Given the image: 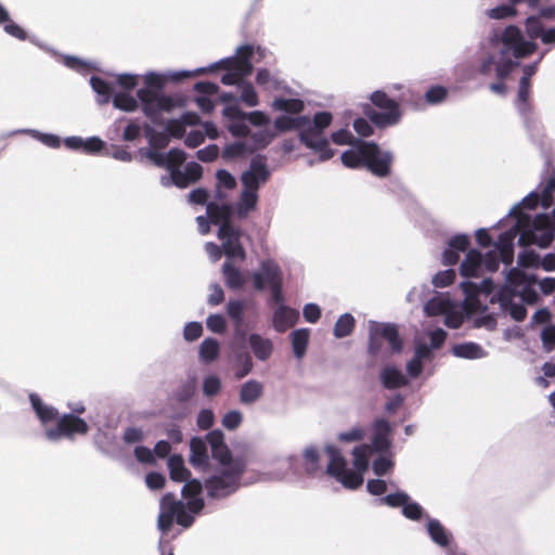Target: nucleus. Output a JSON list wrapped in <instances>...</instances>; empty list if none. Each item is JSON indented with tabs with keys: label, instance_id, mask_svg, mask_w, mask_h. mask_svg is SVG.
I'll return each instance as SVG.
<instances>
[{
	"label": "nucleus",
	"instance_id": "obj_35",
	"mask_svg": "<svg viewBox=\"0 0 555 555\" xmlns=\"http://www.w3.org/2000/svg\"><path fill=\"white\" fill-rule=\"evenodd\" d=\"M257 203L258 194L243 189L236 206L233 207V214L235 212L238 218L244 219L250 211L256 209Z\"/></svg>",
	"mask_w": 555,
	"mask_h": 555
},
{
	"label": "nucleus",
	"instance_id": "obj_56",
	"mask_svg": "<svg viewBox=\"0 0 555 555\" xmlns=\"http://www.w3.org/2000/svg\"><path fill=\"white\" fill-rule=\"evenodd\" d=\"M203 176V167L196 162H190L182 170V181L186 182V186L198 181Z\"/></svg>",
	"mask_w": 555,
	"mask_h": 555
},
{
	"label": "nucleus",
	"instance_id": "obj_31",
	"mask_svg": "<svg viewBox=\"0 0 555 555\" xmlns=\"http://www.w3.org/2000/svg\"><path fill=\"white\" fill-rule=\"evenodd\" d=\"M29 40H30V42H33L34 44H36L40 49H42L44 51H48L52 55H54L55 57L60 59V61L66 67L70 68L73 70H76L78 73H85L89 68V65L85 61L80 60L79 57H76V56H73V55L59 54L56 51H54L53 49L47 47L44 43L40 42L35 37L29 38Z\"/></svg>",
	"mask_w": 555,
	"mask_h": 555
},
{
	"label": "nucleus",
	"instance_id": "obj_24",
	"mask_svg": "<svg viewBox=\"0 0 555 555\" xmlns=\"http://www.w3.org/2000/svg\"><path fill=\"white\" fill-rule=\"evenodd\" d=\"M278 307L275 308L272 317V323L273 327L276 332L283 333L287 328L294 326L296 322L299 319V313L297 310L285 306L284 301L281 304H276Z\"/></svg>",
	"mask_w": 555,
	"mask_h": 555
},
{
	"label": "nucleus",
	"instance_id": "obj_61",
	"mask_svg": "<svg viewBox=\"0 0 555 555\" xmlns=\"http://www.w3.org/2000/svg\"><path fill=\"white\" fill-rule=\"evenodd\" d=\"M245 306L238 299H230L227 304V312L233 323H243V313Z\"/></svg>",
	"mask_w": 555,
	"mask_h": 555
},
{
	"label": "nucleus",
	"instance_id": "obj_1",
	"mask_svg": "<svg viewBox=\"0 0 555 555\" xmlns=\"http://www.w3.org/2000/svg\"><path fill=\"white\" fill-rule=\"evenodd\" d=\"M555 225L551 216L542 212L534 219L528 215H520L514 225L500 234L494 249L485 256L477 249H469L460 266V273L464 278H477L483 270L494 272L500 262L509 266L514 259V241L518 236L520 246L538 245L547 247L554 240Z\"/></svg>",
	"mask_w": 555,
	"mask_h": 555
},
{
	"label": "nucleus",
	"instance_id": "obj_27",
	"mask_svg": "<svg viewBox=\"0 0 555 555\" xmlns=\"http://www.w3.org/2000/svg\"><path fill=\"white\" fill-rule=\"evenodd\" d=\"M249 348L255 358L266 362L273 353V341L270 338L262 337L260 334L253 333L247 337Z\"/></svg>",
	"mask_w": 555,
	"mask_h": 555
},
{
	"label": "nucleus",
	"instance_id": "obj_13",
	"mask_svg": "<svg viewBox=\"0 0 555 555\" xmlns=\"http://www.w3.org/2000/svg\"><path fill=\"white\" fill-rule=\"evenodd\" d=\"M370 100L374 106L380 109L376 111L371 107L365 109V115L373 125L378 128H387L400 122L402 117L400 106L386 92L376 90L370 95Z\"/></svg>",
	"mask_w": 555,
	"mask_h": 555
},
{
	"label": "nucleus",
	"instance_id": "obj_18",
	"mask_svg": "<svg viewBox=\"0 0 555 555\" xmlns=\"http://www.w3.org/2000/svg\"><path fill=\"white\" fill-rule=\"evenodd\" d=\"M426 533L429 540L448 555L453 554L455 547L454 535L438 518L426 516Z\"/></svg>",
	"mask_w": 555,
	"mask_h": 555
},
{
	"label": "nucleus",
	"instance_id": "obj_7",
	"mask_svg": "<svg viewBox=\"0 0 555 555\" xmlns=\"http://www.w3.org/2000/svg\"><path fill=\"white\" fill-rule=\"evenodd\" d=\"M207 215L212 223L219 224L217 236L221 241V247L227 258L245 260L246 251L241 242L243 231L234 225L231 220L233 205L209 203L207 205Z\"/></svg>",
	"mask_w": 555,
	"mask_h": 555
},
{
	"label": "nucleus",
	"instance_id": "obj_45",
	"mask_svg": "<svg viewBox=\"0 0 555 555\" xmlns=\"http://www.w3.org/2000/svg\"><path fill=\"white\" fill-rule=\"evenodd\" d=\"M220 353V344L216 338H205L198 348L199 359L204 362L210 363L215 361Z\"/></svg>",
	"mask_w": 555,
	"mask_h": 555
},
{
	"label": "nucleus",
	"instance_id": "obj_47",
	"mask_svg": "<svg viewBox=\"0 0 555 555\" xmlns=\"http://www.w3.org/2000/svg\"><path fill=\"white\" fill-rule=\"evenodd\" d=\"M90 86L98 95V103L100 105L107 104L112 98V87L101 77L92 76L90 78Z\"/></svg>",
	"mask_w": 555,
	"mask_h": 555
},
{
	"label": "nucleus",
	"instance_id": "obj_50",
	"mask_svg": "<svg viewBox=\"0 0 555 555\" xmlns=\"http://www.w3.org/2000/svg\"><path fill=\"white\" fill-rule=\"evenodd\" d=\"M113 105L115 108H118L124 112H134L139 104L138 100L130 95L129 93H117L112 99Z\"/></svg>",
	"mask_w": 555,
	"mask_h": 555
},
{
	"label": "nucleus",
	"instance_id": "obj_32",
	"mask_svg": "<svg viewBox=\"0 0 555 555\" xmlns=\"http://www.w3.org/2000/svg\"><path fill=\"white\" fill-rule=\"evenodd\" d=\"M367 142L357 140V144H353L352 149L345 151L340 158L341 163L348 168H359L360 166H364L365 159V147Z\"/></svg>",
	"mask_w": 555,
	"mask_h": 555
},
{
	"label": "nucleus",
	"instance_id": "obj_5",
	"mask_svg": "<svg viewBox=\"0 0 555 555\" xmlns=\"http://www.w3.org/2000/svg\"><path fill=\"white\" fill-rule=\"evenodd\" d=\"M30 405L38 417L44 438L52 443L64 439L72 440L75 435H86L89 431L87 422L72 413L60 414L57 409L42 401L39 395H29Z\"/></svg>",
	"mask_w": 555,
	"mask_h": 555
},
{
	"label": "nucleus",
	"instance_id": "obj_57",
	"mask_svg": "<svg viewBox=\"0 0 555 555\" xmlns=\"http://www.w3.org/2000/svg\"><path fill=\"white\" fill-rule=\"evenodd\" d=\"M236 114L246 116V121H248L250 125H253L255 127L264 128V127H268L270 124L269 116L261 111H253V112L236 111Z\"/></svg>",
	"mask_w": 555,
	"mask_h": 555
},
{
	"label": "nucleus",
	"instance_id": "obj_6",
	"mask_svg": "<svg viewBox=\"0 0 555 555\" xmlns=\"http://www.w3.org/2000/svg\"><path fill=\"white\" fill-rule=\"evenodd\" d=\"M324 450L330 457L326 474L335 478L347 489H358L363 483L362 474L369 467V447L362 444L353 448L352 455L356 470L348 468L347 461L337 447L327 444Z\"/></svg>",
	"mask_w": 555,
	"mask_h": 555
},
{
	"label": "nucleus",
	"instance_id": "obj_10",
	"mask_svg": "<svg viewBox=\"0 0 555 555\" xmlns=\"http://www.w3.org/2000/svg\"><path fill=\"white\" fill-rule=\"evenodd\" d=\"M144 81L146 87L137 91V96L142 104L144 115L154 119L163 112H170L175 107L172 98L157 92L164 87L162 75L155 72H149L144 76Z\"/></svg>",
	"mask_w": 555,
	"mask_h": 555
},
{
	"label": "nucleus",
	"instance_id": "obj_37",
	"mask_svg": "<svg viewBox=\"0 0 555 555\" xmlns=\"http://www.w3.org/2000/svg\"><path fill=\"white\" fill-rule=\"evenodd\" d=\"M167 466H168V469H169L170 478L173 481H178V482L185 481V483L188 481H190L189 478L191 476V473L185 467L184 459H183L182 455L173 454V455L169 456V459L167 461Z\"/></svg>",
	"mask_w": 555,
	"mask_h": 555
},
{
	"label": "nucleus",
	"instance_id": "obj_52",
	"mask_svg": "<svg viewBox=\"0 0 555 555\" xmlns=\"http://www.w3.org/2000/svg\"><path fill=\"white\" fill-rule=\"evenodd\" d=\"M211 456L216 460L219 465L218 466H228L233 462H244V460L240 457H233L231 451L229 450L225 442L216 449L211 450Z\"/></svg>",
	"mask_w": 555,
	"mask_h": 555
},
{
	"label": "nucleus",
	"instance_id": "obj_25",
	"mask_svg": "<svg viewBox=\"0 0 555 555\" xmlns=\"http://www.w3.org/2000/svg\"><path fill=\"white\" fill-rule=\"evenodd\" d=\"M190 464L194 468L204 469L209 463L207 443L201 437H192L190 440Z\"/></svg>",
	"mask_w": 555,
	"mask_h": 555
},
{
	"label": "nucleus",
	"instance_id": "obj_26",
	"mask_svg": "<svg viewBox=\"0 0 555 555\" xmlns=\"http://www.w3.org/2000/svg\"><path fill=\"white\" fill-rule=\"evenodd\" d=\"M379 380L383 387L389 390L398 389L409 384V379L395 365L383 366L379 372Z\"/></svg>",
	"mask_w": 555,
	"mask_h": 555
},
{
	"label": "nucleus",
	"instance_id": "obj_63",
	"mask_svg": "<svg viewBox=\"0 0 555 555\" xmlns=\"http://www.w3.org/2000/svg\"><path fill=\"white\" fill-rule=\"evenodd\" d=\"M221 389V379L217 375L206 376L203 380V392L206 397L216 396Z\"/></svg>",
	"mask_w": 555,
	"mask_h": 555
},
{
	"label": "nucleus",
	"instance_id": "obj_4",
	"mask_svg": "<svg viewBox=\"0 0 555 555\" xmlns=\"http://www.w3.org/2000/svg\"><path fill=\"white\" fill-rule=\"evenodd\" d=\"M246 470L245 462H233L228 466H217L202 482L191 479L182 487L184 499L201 498L205 491L210 501H223L235 494L242 485V478Z\"/></svg>",
	"mask_w": 555,
	"mask_h": 555
},
{
	"label": "nucleus",
	"instance_id": "obj_2",
	"mask_svg": "<svg viewBox=\"0 0 555 555\" xmlns=\"http://www.w3.org/2000/svg\"><path fill=\"white\" fill-rule=\"evenodd\" d=\"M525 27L529 39H526L522 31L515 25L494 29L491 33L490 44L499 51L498 78L507 77L519 66L520 60L531 55L538 49V44L533 40L540 38L545 30L541 18L538 15L528 16Z\"/></svg>",
	"mask_w": 555,
	"mask_h": 555
},
{
	"label": "nucleus",
	"instance_id": "obj_29",
	"mask_svg": "<svg viewBox=\"0 0 555 555\" xmlns=\"http://www.w3.org/2000/svg\"><path fill=\"white\" fill-rule=\"evenodd\" d=\"M263 384L257 379H248L241 385L238 391L240 402L244 405H253L263 396Z\"/></svg>",
	"mask_w": 555,
	"mask_h": 555
},
{
	"label": "nucleus",
	"instance_id": "obj_58",
	"mask_svg": "<svg viewBox=\"0 0 555 555\" xmlns=\"http://www.w3.org/2000/svg\"><path fill=\"white\" fill-rule=\"evenodd\" d=\"M247 144L242 141H235L233 143L227 144L222 151V157L224 159H233L240 156H243L245 153L249 152Z\"/></svg>",
	"mask_w": 555,
	"mask_h": 555
},
{
	"label": "nucleus",
	"instance_id": "obj_46",
	"mask_svg": "<svg viewBox=\"0 0 555 555\" xmlns=\"http://www.w3.org/2000/svg\"><path fill=\"white\" fill-rule=\"evenodd\" d=\"M383 338L378 330V322H369V341H367V353L372 357H376L380 353L383 348Z\"/></svg>",
	"mask_w": 555,
	"mask_h": 555
},
{
	"label": "nucleus",
	"instance_id": "obj_8",
	"mask_svg": "<svg viewBox=\"0 0 555 555\" xmlns=\"http://www.w3.org/2000/svg\"><path fill=\"white\" fill-rule=\"evenodd\" d=\"M205 506L203 498H190L177 500L176 495L171 492H167L160 500V513L158 515L157 527L166 533L170 530L173 520L183 528H190L195 516L198 515Z\"/></svg>",
	"mask_w": 555,
	"mask_h": 555
},
{
	"label": "nucleus",
	"instance_id": "obj_23",
	"mask_svg": "<svg viewBox=\"0 0 555 555\" xmlns=\"http://www.w3.org/2000/svg\"><path fill=\"white\" fill-rule=\"evenodd\" d=\"M236 111H242L236 104L227 105L222 111L223 116L230 120L228 130L234 137L247 138L250 134V129L246 124V116L236 114Z\"/></svg>",
	"mask_w": 555,
	"mask_h": 555
},
{
	"label": "nucleus",
	"instance_id": "obj_3",
	"mask_svg": "<svg viewBox=\"0 0 555 555\" xmlns=\"http://www.w3.org/2000/svg\"><path fill=\"white\" fill-rule=\"evenodd\" d=\"M539 284L544 295L555 291V278L538 280L516 268L507 271L505 283L491 296V304H499L502 313L508 314L514 321L521 322L527 317V306L539 299L535 285Z\"/></svg>",
	"mask_w": 555,
	"mask_h": 555
},
{
	"label": "nucleus",
	"instance_id": "obj_53",
	"mask_svg": "<svg viewBox=\"0 0 555 555\" xmlns=\"http://www.w3.org/2000/svg\"><path fill=\"white\" fill-rule=\"evenodd\" d=\"M238 88L241 90L240 100L248 107H255L259 104L258 94L250 82L244 79Z\"/></svg>",
	"mask_w": 555,
	"mask_h": 555
},
{
	"label": "nucleus",
	"instance_id": "obj_55",
	"mask_svg": "<svg viewBox=\"0 0 555 555\" xmlns=\"http://www.w3.org/2000/svg\"><path fill=\"white\" fill-rule=\"evenodd\" d=\"M474 327L486 328L488 331H494L496 327V318L493 313L487 312V307H483L481 311L474 318Z\"/></svg>",
	"mask_w": 555,
	"mask_h": 555
},
{
	"label": "nucleus",
	"instance_id": "obj_16",
	"mask_svg": "<svg viewBox=\"0 0 555 555\" xmlns=\"http://www.w3.org/2000/svg\"><path fill=\"white\" fill-rule=\"evenodd\" d=\"M364 167L378 178H386L391 172L393 155L390 151L382 150L376 143L367 142L365 147Z\"/></svg>",
	"mask_w": 555,
	"mask_h": 555
},
{
	"label": "nucleus",
	"instance_id": "obj_11",
	"mask_svg": "<svg viewBox=\"0 0 555 555\" xmlns=\"http://www.w3.org/2000/svg\"><path fill=\"white\" fill-rule=\"evenodd\" d=\"M251 282L256 292L269 291L274 304L284 301V274L281 266L272 258L263 259L251 273Z\"/></svg>",
	"mask_w": 555,
	"mask_h": 555
},
{
	"label": "nucleus",
	"instance_id": "obj_59",
	"mask_svg": "<svg viewBox=\"0 0 555 555\" xmlns=\"http://www.w3.org/2000/svg\"><path fill=\"white\" fill-rule=\"evenodd\" d=\"M333 116L330 112H319L310 119V124L305 128L313 129L314 131L322 132L332 122Z\"/></svg>",
	"mask_w": 555,
	"mask_h": 555
},
{
	"label": "nucleus",
	"instance_id": "obj_28",
	"mask_svg": "<svg viewBox=\"0 0 555 555\" xmlns=\"http://www.w3.org/2000/svg\"><path fill=\"white\" fill-rule=\"evenodd\" d=\"M233 365L235 369V376L238 379L247 376L254 369L251 354L244 348H238L235 343L232 345Z\"/></svg>",
	"mask_w": 555,
	"mask_h": 555
},
{
	"label": "nucleus",
	"instance_id": "obj_14",
	"mask_svg": "<svg viewBox=\"0 0 555 555\" xmlns=\"http://www.w3.org/2000/svg\"><path fill=\"white\" fill-rule=\"evenodd\" d=\"M553 192H555V176L550 178L541 193L532 191L527 196H525L518 204L513 206L509 209L507 217H514L515 221H517L518 216L522 214L527 215V212L522 211L521 208L531 210L534 209L539 204H541V206L545 210L551 208L553 204ZM539 214L532 217L530 214H528V216H530L531 219H534Z\"/></svg>",
	"mask_w": 555,
	"mask_h": 555
},
{
	"label": "nucleus",
	"instance_id": "obj_15",
	"mask_svg": "<svg viewBox=\"0 0 555 555\" xmlns=\"http://www.w3.org/2000/svg\"><path fill=\"white\" fill-rule=\"evenodd\" d=\"M378 503L392 508L401 507V514L412 521H420L428 516L424 507L418 502L413 501L411 496L402 490L386 494L378 500Z\"/></svg>",
	"mask_w": 555,
	"mask_h": 555
},
{
	"label": "nucleus",
	"instance_id": "obj_9",
	"mask_svg": "<svg viewBox=\"0 0 555 555\" xmlns=\"http://www.w3.org/2000/svg\"><path fill=\"white\" fill-rule=\"evenodd\" d=\"M255 54V48L251 44H243L235 51V55L221 59L207 68V72L216 70L219 68L228 69L221 76V82L224 86H238L242 81L251 74L254 66L251 57Z\"/></svg>",
	"mask_w": 555,
	"mask_h": 555
},
{
	"label": "nucleus",
	"instance_id": "obj_40",
	"mask_svg": "<svg viewBox=\"0 0 555 555\" xmlns=\"http://www.w3.org/2000/svg\"><path fill=\"white\" fill-rule=\"evenodd\" d=\"M310 124L308 116H286L281 115L274 120V128L278 132H285L293 129H302Z\"/></svg>",
	"mask_w": 555,
	"mask_h": 555
},
{
	"label": "nucleus",
	"instance_id": "obj_36",
	"mask_svg": "<svg viewBox=\"0 0 555 555\" xmlns=\"http://www.w3.org/2000/svg\"><path fill=\"white\" fill-rule=\"evenodd\" d=\"M451 307L452 302L449 297L442 293H437L424 304V312L429 317L441 315L447 313Z\"/></svg>",
	"mask_w": 555,
	"mask_h": 555
},
{
	"label": "nucleus",
	"instance_id": "obj_44",
	"mask_svg": "<svg viewBox=\"0 0 555 555\" xmlns=\"http://www.w3.org/2000/svg\"><path fill=\"white\" fill-rule=\"evenodd\" d=\"M271 107L287 114H299L305 109V103L300 99L275 98Z\"/></svg>",
	"mask_w": 555,
	"mask_h": 555
},
{
	"label": "nucleus",
	"instance_id": "obj_42",
	"mask_svg": "<svg viewBox=\"0 0 555 555\" xmlns=\"http://www.w3.org/2000/svg\"><path fill=\"white\" fill-rule=\"evenodd\" d=\"M461 286L466 296L470 298L479 294L490 295L494 289V283L489 278L483 279L480 283L466 281Z\"/></svg>",
	"mask_w": 555,
	"mask_h": 555
},
{
	"label": "nucleus",
	"instance_id": "obj_51",
	"mask_svg": "<svg viewBox=\"0 0 555 555\" xmlns=\"http://www.w3.org/2000/svg\"><path fill=\"white\" fill-rule=\"evenodd\" d=\"M248 137L251 138V141L254 143V147L249 151L253 152L254 150H260L268 146L275 137V134L268 127H264L256 132L250 131V134Z\"/></svg>",
	"mask_w": 555,
	"mask_h": 555
},
{
	"label": "nucleus",
	"instance_id": "obj_34",
	"mask_svg": "<svg viewBox=\"0 0 555 555\" xmlns=\"http://www.w3.org/2000/svg\"><path fill=\"white\" fill-rule=\"evenodd\" d=\"M451 352L454 357L468 360L482 359L487 356L483 348L473 341L456 344L452 347Z\"/></svg>",
	"mask_w": 555,
	"mask_h": 555
},
{
	"label": "nucleus",
	"instance_id": "obj_54",
	"mask_svg": "<svg viewBox=\"0 0 555 555\" xmlns=\"http://www.w3.org/2000/svg\"><path fill=\"white\" fill-rule=\"evenodd\" d=\"M547 51H543L539 59L530 64H527L522 67V77L519 80L518 88H525L526 90H530L531 83L530 79L531 77L537 73L538 66L540 62L543 60Z\"/></svg>",
	"mask_w": 555,
	"mask_h": 555
},
{
	"label": "nucleus",
	"instance_id": "obj_19",
	"mask_svg": "<svg viewBox=\"0 0 555 555\" xmlns=\"http://www.w3.org/2000/svg\"><path fill=\"white\" fill-rule=\"evenodd\" d=\"M530 90L518 88L517 99L515 101L516 109L521 117L522 124L528 134L534 138L540 132V122L534 115L533 106L529 101Z\"/></svg>",
	"mask_w": 555,
	"mask_h": 555
},
{
	"label": "nucleus",
	"instance_id": "obj_60",
	"mask_svg": "<svg viewBox=\"0 0 555 555\" xmlns=\"http://www.w3.org/2000/svg\"><path fill=\"white\" fill-rule=\"evenodd\" d=\"M448 95V90L443 86L436 85L430 87L425 93V100L430 105L442 103Z\"/></svg>",
	"mask_w": 555,
	"mask_h": 555
},
{
	"label": "nucleus",
	"instance_id": "obj_12",
	"mask_svg": "<svg viewBox=\"0 0 555 555\" xmlns=\"http://www.w3.org/2000/svg\"><path fill=\"white\" fill-rule=\"evenodd\" d=\"M144 135L147 139L149 147L140 149L139 153L142 157L149 159L154 166H165L167 160L175 159L176 162H185V153L177 147L170 149L168 152H163L170 143L168 132L156 131L150 125L144 127Z\"/></svg>",
	"mask_w": 555,
	"mask_h": 555
},
{
	"label": "nucleus",
	"instance_id": "obj_38",
	"mask_svg": "<svg viewBox=\"0 0 555 555\" xmlns=\"http://www.w3.org/2000/svg\"><path fill=\"white\" fill-rule=\"evenodd\" d=\"M321 452L315 446H308L302 451V468L308 476H314L321 468Z\"/></svg>",
	"mask_w": 555,
	"mask_h": 555
},
{
	"label": "nucleus",
	"instance_id": "obj_30",
	"mask_svg": "<svg viewBox=\"0 0 555 555\" xmlns=\"http://www.w3.org/2000/svg\"><path fill=\"white\" fill-rule=\"evenodd\" d=\"M184 162H176L175 159L167 160V165L157 166L168 170V175H163L159 179L160 184L164 188L175 185L179 189L186 188V182L182 181V169L181 166Z\"/></svg>",
	"mask_w": 555,
	"mask_h": 555
},
{
	"label": "nucleus",
	"instance_id": "obj_43",
	"mask_svg": "<svg viewBox=\"0 0 555 555\" xmlns=\"http://www.w3.org/2000/svg\"><path fill=\"white\" fill-rule=\"evenodd\" d=\"M354 327H356L354 317L351 313L346 312V313L341 314L335 322L334 328H333V335L338 339L345 338L352 334V332L354 331Z\"/></svg>",
	"mask_w": 555,
	"mask_h": 555
},
{
	"label": "nucleus",
	"instance_id": "obj_22",
	"mask_svg": "<svg viewBox=\"0 0 555 555\" xmlns=\"http://www.w3.org/2000/svg\"><path fill=\"white\" fill-rule=\"evenodd\" d=\"M470 238L465 233H457L453 235L442 253V263L444 266H453L459 259L461 253L468 251Z\"/></svg>",
	"mask_w": 555,
	"mask_h": 555
},
{
	"label": "nucleus",
	"instance_id": "obj_21",
	"mask_svg": "<svg viewBox=\"0 0 555 555\" xmlns=\"http://www.w3.org/2000/svg\"><path fill=\"white\" fill-rule=\"evenodd\" d=\"M393 428L390 422L380 416L372 423V446L377 452H387L391 448L390 435Z\"/></svg>",
	"mask_w": 555,
	"mask_h": 555
},
{
	"label": "nucleus",
	"instance_id": "obj_17",
	"mask_svg": "<svg viewBox=\"0 0 555 555\" xmlns=\"http://www.w3.org/2000/svg\"><path fill=\"white\" fill-rule=\"evenodd\" d=\"M264 156L258 155L250 160L249 167L241 176L243 189L258 194L259 188L270 178Z\"/></svg>",
	"mask_w": 555,
	"mask_h": 555
},
{
	"label": "nucleus",
	"instance_id": "obj_48",
	"mask_svg": "<svg viewBox=\"0 0 555 555\" xmlns=\"http://www.w3.org/2000/svg\"><path fill=\"white\" fill-rule=\"evenodd\" d=\"M309 341V330L298 328L292 333V347L294 356L297 359H301L307 350Z\"/></svg>",
	"mask_w": 555,
	"mask_h": 555
},
{
	"label": "nucleus",
	"instance_id": "obj_39",
	"mask_svg": "<svg viewBox=\"0 0 555 555\" xmlns=\"http://www.w3.org/2000/svg\"><path fill=\"white\" fill-rule=\"evenodd\" d=\"M20 133L28 134L31 138L41 142L42 144H44L49 147H52V149H59L61 146L62 140L59 135L52 134V133H43L36 129H28V128L16 129V130L11 131L8 135H15V134H20Z\"/></svg>",
	"mask_w": 555,
	"mask_h": 555
},
{
	"label": "nucleus",
	"instance_id": "obj_33",
	"mask_svg": "<svg viewBox=\"0 0 555 555\" xmlns=\"http://www.w3.org/2000/svg\"><path fill=\"white\" fill-rule=\"evenodd\" d=\"M378 330L382 338L386 340L392 353H400L403 348V341L400 337L398 327L393 323L378 322Z\"/></svg>",
	"mask_w": 555,
	"mask_h": 555
},
{
	"label": "nucleus",
	"instance_id": "obj_62",
	"mask_svg": "<svg viewBox=\"0 0 555 555\" xmlns=\"http://www.w3.org/2000/svg\"><path fill=\"white\" fill-rule=\"evenodd\" d=\"M515 14L516 10L509 4H501L486 11V16L491 20H503Z\"/></svg>",
	"mask_w": 555,
	"mask_h": 555
},
{
	"label": "nucleus",
	"instance_id": "obj_64",
	"mask_svg": "<svg viewBox=\"0 0 555 555\" xmlns=\"http://www.w3.org/2000/svg\"><path fill=\"white\" fill-rule=\"evenodd\" d=\"M243 421V414L237 410L227 412L222 417V426L228 430H235Z\"/></svg>",
	"mask_w": 555,
	"mask_h": 555
},
{
	"label": "nucleus",
	"instance_id": "obj_20",
	"mask_svg": "<svg viewBox=\"0 0 555 555\" xmlns=\"http://www.w3.org/2000/svg\"><path fill=\"white\" fill-rule=\"evenodd\" d=\"M299 140L308 149L320 153V162H325L334 156V151L328 147V140L322 132L313 129L302 128L299 132Z\"/></svg>",
	"mask_w": 555,
	"mask_h": 555
},
{
	"label": "nucleus",
	"instance_id": "obj_41",
	"mask_svg": "<svg viewBox=\"0 0 555 555\" xmlns=\"http://www.w3.org/2000/svg\"><path fill=\"white\" fill-rule=\"evenodd\" d=\"M222 274L225 285L231 289H240L245 284V278L229 260L222 264Z\"/></svg>",
	"mask_w": 555,
	"mask_h": 555
},
{
	"label": "nucleus",
	"instance_id": "obj_49",
	"mask_svg": "<svg viewBox=\"0 0 555 555\" xmlns=\"http://www.w3.org/2000/svg\"><path fill=\"white\" fill-rule=\"evenodd\" d=\"M197 388L196 378L189 377L175 391V398L179 402H186L193 398Z\"/></svg>",
	"mask_w": 555,
	"mask_h": 555
}]
</instances>
